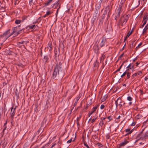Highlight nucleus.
Returning a JSON list of instances; mask_svg holds the SVG:
<instances>
[{"label":"nucleus","mask_w":148,"mask_h":148,"mask_svg":"<svg viewBox=\"0 0 148 148\" xmlns=\"http://www.w3.org/2000/svg\"><path fill=\"white\" fill-rule=\"evenodd\" d=\"M123 103V101L121 102V103ZM125 103L124 102L123 104L121 103L119 104V106L121 108V107H122V106H125Z\"/></svg>","instance_id":"obj_26"},{"label":"nucleus","mask_w":148,"mask_h":148,"mask_svg":"<svg viewBox=\"0 0 148 148\" xmlns=\"http://www.w3.org/2000/svg\"><path fill=\"white\" fill-rule=\"evenodd\" d=\"M97 116L96 118H94L93 119H92L91 120V123H92L93 122H95V120L97 119Z\"/></svg>","instance_id":"obj_39"},{"label":"nucleus","mask_w":148,"mask_h":148,"mask_svg":"<svg viewBox=\"0 0 148 148\" xmlns=\"http://www.w3.org/2000/svg\"><path fill=\"white\" fill-rule=\"evenodd\" d=\"M112 7V6L110 7L109 5H108L105 8V11H106L107 12L108 11H111Z\"/></svg>","instance_id":"obj_9"},{"label":"nucleus","mask_w":148,"mask_h":148,"mask_svg":"<svg viewBox=\"0 0 148 148\" xmlns=\"http://www.w3.org/2000/svg\"><path fill=\"white\" fill-rule=\"evenodd\" d=\"M134 65L132 64H130L127 67V68H129L130 69H133Z\"/></svg>","instance_id":"obj_20"},{"label":"nucleus","mask_w":148,"mask_h":148,"mask_svg":"<svg viewBox=\"0 0 148 148\" xmlns=\"http://www.w3.org/2000/svg\"><path fill=\"white\" fill-rule=\"evenodd\" d=\"M136 123L135 122H134L133 123L131 124V126H134L135 125Z\"/></svg>","instance_id":"obj_56"},{"label":"nucleus","mask_w":148,"mask_h":148,"mask_svg":"<svg viewBox=\"0 0 148 148\" xmlns=\"http://www.w3.org/2000/svg\"><path fill=\"white\" fill-rule=\"evenodd\" d=\"M56 52H56L55 53V55L56 56H58L59 55L56 53Z\"/></svg>","instance_id":"obj_64"},{"label":"nucleus","mask_w":148,"mask_h":148,"mask_svg":"<svg viewBox=\"0 0 148 148\" xmlns=\"http://www.w3.org/2000/svg\"><path fill=\"white\" fill-rule=\"evenodd\" d=\"M52 12H51L49 11H47V12L46 14L47 16H48V15H49L50 14H51Z\"/></svg>","instance_id":"obj_34"},{"label":"nucleus","mask_w":148,"mask_h":148,"mask_svg":"<svg viewBox=\"0 0 148 148\" xmlns=\"http://www.w3.org/2000/svg\"><path fill=\"white\" fill-rule=\"evenodd\" d=\"M56 145V143H55L50 148H52L54 146Z\"/></svg>","instance_id":"obj_62"},{"label":"nucleus","mask_w":148,"mask_h":148,"mask_svg":"<svg viewBox=\"0 0 148 148\" xmlns=\"http://www.w3.org/2000/svg\"><path fill=\"white\" fill-rule=\"evenodd\" d=\"M139 64H140V63H138V62H136V66H138V65Z\"/></svg>","instance_id":"obj_63"},{"label":"nucleus","mask_w":148,"mask_h":148,"mask_svg":"<svg viewBox=\"0 0 148 148\" xmlns=\"http://www.w3.org/2000/svg\"><path fill=\"white\" fill-rule=\"evenodd\" d=\"M84 145L86 146L87 147H89V146L88 145H87V144L85 142H84Z\"/></svg>","instance_id":"obj_51"},{"label":"nucleus","mask_w":148,"mask_h":148,"mask_svg":"<svg viewBox=\"0 0 148 148\" xmlns=\"http://www.w3.org/2000/svg\"><path fill=\"white\" fill-rule=\"evenodd\" d=\"M136 139L137 140L135 142H137L138 140H141V137L137 138L136 137Z\"/></svg>","instance_id":"obj_46"},{"label":"nucleus","mask_w":148,"mask_h":148,"mask_svg":"<svg viewBox=\"0 0 148 148\" xmlns=\"http://www.w3.org/2000/svg\"><path fill=\"white\" fill-rule=\"evenodd\" d=\"M25 41H22L21 42H19V44H24L25 42Z\"/></svg>","instance_id":"obj_54"},{"label":"nucleus","mask_w":148,"mask_h":148,"mask_svg":"<svg viewBox=\"0 0 148 148\" xmlns=\"http://www.w3.org/2000/svg\"><path fill=\"white\" fill-rule=\"evenodd\" d=\"M79 99V98L78 97H77L76 98L74 104V106H76Z\"/></svg>","instance_id":"obj_24"},{"label":"nucleus","mask_w":148,"mask_h":148,"mask_svg":"<svg viewBox=\"0 0 148 148\" xmlns=\"http://www.w3.org/2000/svg\"><path fill=\"white\" fill-rule=\"evenodd\" d=\"M132 32H133V30H132V31H131V32H129L127 33V35L128 36H127L129 37L130 36V35L132 34Z\"/></svg>","instance_id":"obj_33"},{"label":"nucleus","mask_w":148,"mask_h":148,"mask_svg":"<svg viewBox=\"0 0 148 148\" xmlns=\"http://www.w3.org/2000/svg\"><path fill=\"white\" fill-rule=\"evenodd\" d=\"M119 99V98H118L117 99V100L115 101V103L116 106V108H117L118 106V101Z\"/></svg>","instance_id":"obj_35"},{"label":"nucleus","mask_w":148,"mask_h":148,"mask_svg":"<svg viewBox=\"0 0 148 148\" xmlns=\"http://www.w3.org/2000/svg\"><path fill=\"white\" fill-rule=\"evenodd\" d=\"M127 79H128L130 77L131 73L130 72H127Z\"/></svg>","instance_id":"obj_27"},{"label":"nucleus","mask_w":148,"mask_h":148,"mask_svg":"<svg viewBox=\"0 0 148 148\" xmlns=\"http://www.w3.org/2000/svg\"><path fill=\"white\" fill-rule=\"evenodd\" d=\"M93 113L92 112H91L90 113H89L88 114V116L89 117H90V116Z\"/></svg>","instance_id":"obj_60"},{"label":"nucleus","mask_w":148,"mask_h":148,"mask_svg":"<svg viewBox=\"0 0 148 148\" xmlns=\"http://www.w3.org/2000/svg\"><path fill=\"white\" fill-rule=\"evenodd\" d=\"M107 12H108V18L109 17L110 15H111V13L110 11H108Z\"/></svg>","instance_id":"obj_43"},{"label":"nucleus","mask_w":148,"mask_h":148,"mask_svg":"<svg viewBox=\"0 0 148 148\" xmlns=\"http://www.w3.org/2000/svg\"><path fill=\"white\" fill-rule=\"evenodd\" d=\"M127 36H127H126V37L125 38H124V42L129 37V36Z\"/></svg>","instance_id":"obj_58"},{"label":"nucleus","mask_w":148,"mask_h":148,"mask_svg":"<svg viewBox=\"0 0 148 148\" xmlns=\"http://www.w3.org/2000/svg\"><path fill=\"white\" fill-rule=\"evenodd\" d=\"M49 58L48 56H44V61L45 62H48Z\"/></svg>","instance_id":"obj_19"},{"label":"nucleus","mask_w":148,"mask_h":148,"mask_svg":"<svg viewBox=\"0 0 148 148\" xmlns=\"http://www.w3.org/2000/svg\"><path fill=\"white\" fill-rule=\"evenodd\" d=\"M123 55H124V53H123V54H121L120 55V56L119 57L118 60H121L122 57L123 56Z\"/></svg>","instance_id":"obj_37"},{"label":"nucleus","mask_w":148,"mask_h":148,"mask_svg":"<svg viewBox=\"0 0 148 148\" xmlns=\"http://www.w3.org/2000/svg\"><path fill=\"white\" fill-rule=\"evenodd\" d=\"M53 0H48L47 2L45 3L44 7H46L50 4Z\"/></svg>","instance_id":"obj_10"},{"label":"nucleus","mask_w":148,"mask_h":148,"mask_svg":"<svg viewBox=\"0 0 148 148\" xmlns=\"http://www.w3.org/2000/svg\"><path fill=\"white\" fill-rule=\"evenodd\" d=\"M143 130L139 134H138L137 135L136 137L139 138L140 137V136H141V133H143Z\"/></svg>","instance_id":"obj_31"},{"label":"nucleus","mask_w":148,"mask_h":148,"mask_svg":"<svg viewBox=\"0 0 148 148\" xmlns=\"http://www.w3.org/2000/svg\"><path fill=\"white\" fill-rule=\"evenodd\" d=\"M104 125V123L103 121H101L99 123V125L101 127H102Z\"/></svg>","instance_id":"obj_32"},{"label":"nucleus","mask_w":148,"mask_h":148,"mask_svg":"<svg viewBox=\"0 0 148 148\" xmlns=\"http://www.w3.org/2000/svg\"><path fill=\"white\" fill-rule=\"evenodd\" d=\"M99 66V62L98 61L96 60L95 62L94 65V67H97L98 68Z\"/></svg>","instance_id":"obj_17"},{"label":"nucleus","mask_w":148,"mask_h":148,"mask_svg":"<svg viewBox=\"0 0 148 148\" xmlns=\"http://www.w3.org/2000/svg\"><path fill=\"white\" fill-rule=\"evenodd\" d=\"M148 19V14L147 13L144 14L143 21H147Z\"/></svg>","instance_id":"obj_11"},{"label":"nucleus","mask_w":148,"mask_h":148,"mask_svg":"<svg viewBox=\"0 0 148 148\" xmlns=\"http://www.w3.org/2000/svg\"><path fill=\"white\" fill-rule=\"evenodd\" d=\"M35 26V25H29L27 27V29H32Z\"/></svg>","instance_id":"obj_22"},{"label":"nucleus","mask_w":148,"mask_h":148,"mask_svg":"<svg viewBox=\"0 0 148 148\" xmlns=\"http://www.w3.org/2000/svg\"><path fill=\"white\" fill-rule=\"evenodd\" d=\"M16 107L14 108H13V107H12L11 108L10 114H11V118L12 119L13 118V116H14L15 114V110L16 109Z\"/></svg>","instance_id":"obj_7"},{"label":"nucleus","mask_w":148,"mask_h":148,"mask_svg":"<svg viewBox=\"0 0 148 148\" xmlns=\"http://www.w3.org/2000/svg\"><path fill=\"white\" fill-rule=\"evenodd\" d=\"M48 48L49 49V50L50 51L52 49V44L51 43H49L48 46Z\"/></svg>","instance_id":"obj_23"},{"label":"nucleus","mask_w":148,"mask_h":148,"mask_svg":"<svg viewBox=\"0 0 148 148\" xmlns=\"http://www.w3.org/2000/svg\"><path fill=\"white\" fill-rule=\"evenodd\" d=\"M99 106V105H97L95 107H94L92 109V112L93 113H94L95 112V111L96 110L97 108Z\"/></svg>","instance_id":"obj_21"},{"label":"nucleus","mask_w":148,"mask_h":148,"mask_svg":"<svg viewBox=\"0 0 148 148\" xmlns=\"http://www.w3.org/2000/svg\"><path fill=\"white\" fill-rule=\"evenodd\" d=\"M97 38L98 40L99 39L98 43H99V46L101 47L104 45L106 41V38L104 36L101 37L99 36H98Z\"/></svg>","instance_id":"obj_3"},{"label":"nucleus","mask_w":148,"mask_h":148,"mask_svg":"<svg viewBox=\"0 0 148 148\" xmlns=\"http://www.w3.org/2000/svg\"><path fill=\"white\" fill-rule=\"evenodd\" d=\"M72 140V138H71L70 139L67 141V143H70Z\"/></svg>","instance_id":"obj_44"},{"label":"nucleus","mask_w":148,"mask_h":148,"mask_svg":"<svg viewBox=\"0 0 148 148\" xmlns=\"http://www.w3.org/2000/svg\"><path fill=\"white\" fill-rule=\"evenodd\" d=\"M15 23L18 24V20H16L15 21Z\"/></svg>","instance_id":"obj_53"},{"label":"nucleus","mask_w":148,"mask_h":148,"mask_svg":"<svg viewBox=\"0 0 148 148\" xmlns=\"http://www.w3.org/2000/svg\"><path fill=\"white\" fill-rule=\"evenodd\" d=\"M132 98L130 96H128L127 97V100L129 101H131L132 100Z\"/></svg>","instance_id":"obj_36"},{"label":"nucleus","mask_w":148,"mask_h":148,"mask_svg":"<svg viewBox=\"0 0 148 148\" xmlns=\"http://www.w3.org/2000/svg\"><path fill=\"white\" fill-rule=\"evenodd\" d=\"M137 74V75H140L142 74V72L141 71H138L137 73H136Z\"/></svg>","instance_id":"obj_48"},{"label":"nucleus","mask_w":148,"mask_h":148,"mask_svg":"<svg viewBox=\"0 0 148 148\" xmlns=\"http://www.w3.org/2000/svg\"><path fill=\"white\" fill-rule=\"evenodd\" d=\"M104 107L105 106L103 105L102 104L100 108L101 109H103L104 108Z\"/></svg>","instance_id":"obj_49"},{"label":"nucleus","mask_w":148,"mask_h":148,"mask_svg":"<svg viewBox=\"0 0 148 148\" xmlns=\"http://www.w3.org/2000/svg\"><path fill=\"white\" fill-rule=\"evenodd\" d=\"M137 75V74H136V73H135L134 74H133L132 76V77H135V76H136Z\"/></svg>","instance_id":"obj_52"},{"label":"nucleus","mask_w":148,"mask_h":148,"mask_svg":"<svg viewBox=\"0 0 148 148\" xmlns=\"http://www.w3.org/2000/svg\"><path fill=\"white\" fill-rule=\"evenodd\" d=\"M47 120V119L45 118L43 120V123H45Z\"/></svg>","instance_id":"obj_50"},{"label":"nucleus","mask_w":148,"mask_h":148,"mask_svg":"<svg viewBox=\"0 0 148 148\" xmlns=\"http://www.w3.org/2000/svg\"><path fill=\"white\" fill-rule=\"evenodd\" d=\"M129 142V141L125 140L124 142H123L119 144V146L118 147L120 148L122 146H124Z\"/></svg>","instance_id":"obj_6"},{"label":"nucleus","mask_w":148,"mask_h":148,"mask_svg":"<svg viewBox=\"0 0 148 148\" xmlns=\"http://www.w3.org/2000/svg\"><path fill=\"white\" fill-rule=\"evenodd\" d=\"M27 17H23V18H22V20H19V24L21 22H23L25 20V19H26Z\"/></svg>","instance_id":"obj_30"},{"label":"nucleus","mask_w":148,"mask_h":148,"mask_svg":"<svg viewBox=\"0 0 148 148\" xmlns=\"http://www.w3.org/2000/svg\"><path fill=\"white\" fill-rule=\"evenodd\" d=\"M64 74V71L63 70L62 63L60 62L57 64L55 67L53 75V78L57 79L62 78Z\"/></svg>","instance_id":"obj_1"},{"label":"nucleus","mask_w":148,"mask_h":148,"mask_svg":"<svg viewBox=\"0 0 148 148\" xmlns=\"http://www.w3.org/2000/svg\"><path fill=\"white\" fill-rule=\"evenodd\" d=\"M125 0H122L119 5V7L122 8L123 5V3L125 2Z\"/></svg>","instance_id":"obj_16"},{"label":"nucleus","mask_w":148,"mask_h":148,"mask_svg":"<svg viewBox=\"0 0 148 148\" xmlns=\"http://www.w3.org/2000/svg\"><path fill=\"white\" fill-rule=\"evenodd\" d=\"M128 18L127 15H126L125 16H123L120 18L119 21V23L120 24H121V26H123V25L126 24L128 20Z\"/></svg>","instance_id":"obj_4"},{"label":"nucleus","mask_w":148,"mask_h":148,"mask_svg":"<svg viewBox=\"0 0 148 148\" xmlns=\"http://www.w3.org/2000/svg\"><path fill=\"white\" fill-rule=\"evenodd\" d=\"M148 29V23L146 25L143 29V34L147 32V30Z\"/></svg>","instance_id":"obj_12"},{"label":"nucleus","mask_w":148,"mask_h":148,"mask_svg":"<svg viewBox=\"0 0 148 148\" xmlns=\"http://www.w3.org/2000/svg\"><path fill=\"white\" fill-rule=\"evenodd\" d=\"M142 44V42L140 43L138 45L137 47L136 48V50H138V49L140 48V47L141 45Z\"/></svg>","instance_id":"obj_28"},{"label":"nucleus","mask_w":148,"mask_h":148,"mask_svg":"<svg viewBox=\"0 0 148 148\" xmlns=\"http://www.w3.org/2000/svg\"><path fill=\"white\" fill-rule=\"evenodd\" d=\"M144 79L145 81H146L147 80H148V77H145Z\"/></svg>","instance_id":"obj_61"},{"label":"nucleus","mask_w":148,"mask_h":148,"mask_svg":"<svg viewBox=\"0 0 148 148\" xmlns=\"http://www.w3.org/2000/svg\"><path fill=\"white\" fill-rule=\"evenodd\" d=\"M27 17H23V18H22V20H19V24L21 22H23L25 20V19H26Z\"/></svg>","instance_id":"obj_29"},{"label":"nucleus","mask_w":148,"mask_h":148,"mask_svg":"<svg viewBox=\"0 0 148 148\" xmlns=\"http://www.w3.org/2000/svg\"><path fill=\"white\" fill-rule=\"evenodd\" d=\"M59 1V0H58L57 2H56L55 3H54L53 4V8H56L57 7H58L59 4V3L58 2Z\"/></svg>","instance_id":"obj_15"},{"label":"nucleus","mask_w":148,"mask_h":148,"mask_svg":"<svg viewBox=\"0 0 148 148\" xmlns=\"http://www.w3.org/2000/svg\"><path fill=\"white\" fill-rule=\"evenodd\" d=\"M127 73L125 71V72L123 73V74L121 75V78H122L126 74H127Z\"/></svg>","instance_id":"obj_38"},{"label":"nucleus","mask_w":148,"mask_h":148,"mask_svg":"<svg viewBox=\"0 0 148 148\" xmlns=\"http://www.w3.org/2000/svg\"><path fill=\"white\" fill-rule=\"evenodd\" d=\"M18 25L15 27H13L12 28V32L6 38V39L10 37L11 36L14 35V36L13 37H15L18 35Z\"/></svg>","instance_id":"obj_2"},{"label":"nucleus","mask_w":148,"mask_h":148,"mask_svg":"<svg viewBox=\"0 0 148 148\" xmlns=\"http://www.w3.org/2000/svg\"><path fill=\"white\" fill-rule=\"evenodd\" d=\"M10 29L8 30L7 31L5 32L2 35H1L0 37L1 38H3L4 37H5V40H6V38L8 36H7V35L9 34L10 32Z\"/></svg>","instance_id":"obj_5"},{"label":"nucleus","mask_w":148,"mask_h":148,"mask_svg":"<svg viewBox=\"0 0 148 148\" xmlns=\"http://www.w3.org/2000/svg\"><path fill=\"white\" fill-rule=\"evenodd\" d=\"M108 119L109 121H111L112 119V116H108Z\"/></svg>","instance_id":"obj_42"},{"label":"nucleus","mask_w":148,"mask_h":148,"mask_svg":"<svg viewBox=\"0 0 148 148\" xmlns=\"http://www.w3.org/2000/svg\"><path fill=\"white\" fill-rule=\"evenodd\" d=\"M106 118L103 117V118H101V121H103V120H104L106 119Z\"/></svg>","instance_id":"obj_59"},{"label":"nucleus","mask_w":148,"mask_h":148,"mask_svg":"<svg viewBox=\"0 0 148 148\" xmlns=\"http://www.w3.org/2000/svg\"><path fill=\"white\" fill-rule=\"evenodd\" d=\"M110 134H108L107 135H106V138L108 139H109L110 137Z\"/></svg>","instance_id":"obj_41"},{"label":"nucleus","mask_w":148,"mask_h":148,"mask_svg":"<svg viewBox=\"0 0 148 148\" xmlns=\"http://www.w3.org/2000/svg\"><path fill=\"white\" fill-rule=\"evenodd\" d=\"M125 132H129L128 133L125 135V136H126L128 134H131L132 132V130L130 131V129H127L125 130Z\"/></svg>","instance_id":"obj_14"},{"label":"nucleus","mask_w":148,"mask_h":148,"mask_svg":"<svg viewBox=\"0 0 148 148\" xmlns=\"http://www.w3.org/2000/svg\"><path fill=\"white\" fill-rule=\"evenodd\" d=\"M122 8L119 7L118 8L117 11L118 12V14H120L121 13Z\"/></svg>","instance_id":"obj_25"},{"label":"nucleus","mask_w":148,"mask_h":148,"mask_svg":"<svg viewBox=\"0 0 148 148\" xmlns=\"http://www.w3.org/2000/svg\"><path fill=\"white\" fill-rule=\"evenodd\" d=\"M97 145L99 146V147H102L103 146V145L100 143H97Z\"/></svg>","instance_id":"obj_45"},{"label":"nucleus","mask_w":148,"mask_h":148,"mask_svg":"<svg viewBox=\"0 0 148 148\" xmlns=\"http://www.w3.org/2000/svg\"><path fill=\"white\" fill-rule=\"evenodd\" d=\"M147 137H148V134H145V135L143 136L142 133H141V135L140 137H141V140H143L146 139Z\"/></svg>","instance_id":"obj_8"},{"label":"nucleus","mask_w":148,"mask_h":148,"mask_svg":"<svg viewBox=\"0 0 148 148\" xmlns=\"http://www.w3.org/2000/svg\"><path fill=\"white\" fill-rule=\"evenodd\" d=\"M127 69L125 71L127 73V72H130L129 71V70H130V69H129V68H127Z\"/></svg>","instance_id":"obj_55"},{"label":"nucleus","mask_w":148,"mask_h":148,"mask_svg":"<svg viewBox=\"0 0 148 148\" xmlns=\"http://www.w3.org/2000/svg\"><path fill=\"white\" fill-rule=\"evenodd\" d=\"M41 21L40 17H39L37 19V21L38 22V23L40 22Z\"/></svg>","instance_id":"obj_47"},{"label":"nucleus","mask_w":148,"mask_h":148,"mask_svg":"<svg viewBox=\"0 0 148 148\" xmlns=\"http://www.w3.org/2000/svg\"><path fill=\"white\" fill-rule=\"evenodd\" d=\"M25 62L23 59L22 61L20 60L19 62V66H22L24 65Z\"/></svg>","instance_id":"obj_13"},{"label":"nucleus","mask_w":148,"mask_h":148,"mask_svg":"<svg viewBox=\"0 0 148 148\" xmlns=\"http://www.w3.org/2000/svg\"><path fill=\"white\" fill-rule=\"evenodd\" d=\"M33 3V0H31L29 1V3L31 5Z\"/></svg>","instance_id":"obj_57"},{"label":"nucleus","mask_w":148,"mask_h":148,"mask_svg":"<svg viewBox=\"0 0 148 148\" xmlns=\"http://www.w3.org/2000/svg\"><path fill=\"white\" fill-rule=\"evenodd\" d=\"M15 94L16 98L17 101L18 99V90L17 89H16V91L15 92Z\"/></svg>","instance_id":"obj_18"},{"label":"nucleus","mask_w":148,"mask_h":148,"mask_svg":"<svg viewBox=\"0 0 148 148\" xmlns=\"http://www.w3.org/2000/svg\"><path fill=\"white\" fill-rule=\"evenodd\" d=\"M120 15V14H117L116 16L115 17V20L116 21H117V18L119 17Z\"/></svg>","instance_id":"obj_40"}]
</instances>
